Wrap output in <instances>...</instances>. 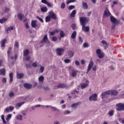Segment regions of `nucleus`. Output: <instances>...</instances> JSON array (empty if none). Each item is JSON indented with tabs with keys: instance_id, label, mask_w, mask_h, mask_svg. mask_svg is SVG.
I'll return each mask as SVG.
<instances>
[{
	"instance_id": "nucleus-41",
	"label": "nucleus",
	"mask_w": 124,
	"mask_h": 124,
	"mask_svg": "<svg viewBox=\"0 0 124 124\" xmlns=\"http://www.w3.org/2000/svg\"><path fill=\"white\" fill-rule=\"evenodd\" d=\"M11 117H12V114H8L6 118V121H9V119H11Z\"/></svg>"
},
{
	"instance_id": "nucleus-8",
	"label": "nucleus",
	"mask_w": 124,
	"mask_h": 124,
	"mask_svg": "<svg viewBox=\"0 0 124 124\" xmlns=\"http://www.w3.org/2000/svg\"><path fill=\"white\" fill-rule=\"evenodd\" d=\"M31 26L32 28H34L36 30L39 29L40 27L39 25L38 26V25L36 24V20H32L31 22Z\"/></svg>"
},
{
	"instance_id": "nucleus-60",
	"label": "nucleus",
	"mask_w": 124,
	"mask_h": 124,
	"mask_svg": "<svg viewBox=\"0 0 124 124\" xmlns=\"http://www.w3.org/2000/svg\"><path fill=\"white\" fill-rule=\"evenodd\" d=\"M2 83H4V84H5L6 83V78H3L2 79Z\"/></svg>"
},
{
	"instance_id": "nucleus-21",
	"label": "nucleus",
	"mask_w": 124,
	"mask_h": 124,
	"mask_svg": "<svg viewBox=\"0 0 124 124\" xmlns=\"http://www.w3.org/2000/svg\"><path fill=\"white\" fill-rule=\"evenodd\" d=\"M17 17L20 21H22V20H23V18H24V15L21 13H19L17 14Z\"/></svg>"
},
{
	"instance_id": "nucleus-26",
	"label": "nucleus",
	"mask_w": 124,
	"mask_h": 124,
	"mask_svg": "<svg viewBox=\"0 0 124 124\" xmlns=\"http://www.w3.org/2000/svg\"><path fill=\"white\" fill-rule=\"evenodd\" d=\"M14 28L13 26L10 27L9 28H7L5 29V31L8 33V31H13Z\"/></svg>"
},
{
	"instance_id": "nucleus-23",
	"label": "nucleus",
	"mask_w": 124,
	"mask_h": 124,
	"mask_svg": "<svg viewBox=\"0 0 124 124\" xmlns=\"http://www.w3.org/2000/svg\"><path fill=\"white\" fill-rule=\"evenodd\" d=\"M6 39H3L1 41V47H4L5 43H6Z\"/></svg>"
},
{
	"instance_id": "nucleus-9",
	"label": "nucleus",
	"mask_w": 124,
	"mask_h": 124,
	"mask_svg": "<svg viewBox=\"0 0 124 124\" xmlns=\"http://www.w3.org/2000/svg\"><path fill=\"white\" fill-rule=\"evenodd\" d=\"M111 93V90H108L105 91L102 93L101 95L102 96V98H104V97H107V95H109Z\"/></svg>"
},
{
	"instance_id": "nucleus-27",
	"label": "nucleus",
	"mask_w": 124,
	"mask_h": 124,
	"mask_svg": "<svg viewBox=\"0 0 124 124\" xmlns=\"http://www.w3.org/2000/svg\"><path fill=\"white\" fill-rule=\"evenodd\" d=\"M26 68H31L32 67V66L31 65V61H30L29 63H26L25 64Z\"/></svg>"
},
{
	"instance_id": "nucleus-29",
	"label": "nucleus",
	"mask_w": 124,
	"mask_h": 124,
	"mask_svg": "<svg viewBox=\"0 0 124 124\" xmlns=\"http://www.w3.org/2000/svg\"><path fill=\"white\" fill-rule=\"evenodd\" d=\"M76 16V10H74L71 13L70 16L73 18L75 17Z\"/></svg>"
},
{
	"instance_id": "nucleus-10",
	"label": "nucleus",
	"mask_w": 124,
	"mask_h": 124,
	"mask_svg": "<svg viewBox=\"0 0 124 124\" xmlns=\"http://www.w3.org/2000/svg\"><path fill=\"white\" fill-rule=\"evenodd\" d=\"M110 21L111 23H113V24H114V25H118L119 24V21L116 19L114 16H111L110 17Z\"/></svg>"
},
{
	"instance_id": "nucleus-14",
	"label": "nucleus",
	"mask_w": 124,
	"mask_h": 124,
	"mask_svg": "<svg viewBox=\"0 0 124 124\" xmlns=\"http://www.w3.org/2000/svg\"><path fill=\"white\" fill-rule=\"evenodd\" d=\"M13 110H14V107L13 106H9V108H6L5 109V111L6 113H9L10 111H13Z\"/></svg>"
},
{
	"instance_id": "nucleus-64",
	"label": "nucleus",
	"mask_w": 124,
	"mask_h": 124,
	"mask_svg": "<svg viewBox=\"0 0 124 124\" xmlns=\"http://www.w3.org/2000/svg\"><path fill=\"white\" fill-rule=\"evenodd\" d=\"M25 27L26 29H30V26H29V24L28 23H25Z\"/></svg>"
},
{
	"instance_id": "nucleus-7",
	"label": "nucleus",
	"mask_w": 124,
	"mask_h": 124,
	"mask_svg": "<svg viewBox=\"0 0 124 124\" xmlns=\"http://www.w3.org/2000/svg\"><path fill=\"white\" fill-rule=\"evenodd\" d=\"M57 88L58 89H64L65 88L68 89L69 87H68V85L66 83H61L57 86Z\"/></svg>"
},
{
	"instance_id": "nucleus-33",
	"label": "nucleus",
	"mask_w": 124,
	"mask_h": 124,
	"mask_svg": "<svg viewBox=\"0 0 124 124\" xmlns=\"http://www.w3.org/2000/svg\"><path fill=\"white\" fill-rule=\"evenodd\" d=\"M76 31H74V32L72 33L71 38H73V39H75V37H76Z\"/></svg>"
},
{
	"instance_id": "nucleus-40",
	"label": "nucleus",
	"mask_w": 124,
	"mask_h": 124,
	"mask_svg": "<svg viewBox=\"0 0 124 124\" xmlns=\"http://www.w3.org/2000/svg\"><path fill=\"white\" fill-rule=\"evenodd\" d=\"M97 56L98 58H99V59H103V58H104V57L103 53H101L100 54H98Z\"/></svg>"
},
{
	"instance_id": "nucleus-61",
	"label": "nucleus",
	"mask_w": 124,
	"mask_h": 124,
	"mask_svg": "<svg viewBox=\"0 0 124 124\" xmlns=\"http://www.w3.org/2000/svg\"><path fill=\"white\" fill-rule=\"evenodd\" d=\"M75 62L76 65H80V62H79V61H76Z\"/></svg>"
},
{
	"instance_id": "nucleus-20",
	"label": "nucleus",
	"mask_w": 124,
	"mask_h": 124,
	"mask_svg": "<svg viewBox=\"0 0 124 124\" xmlns=\"http://www.w3.org/2000/svg\"><path fill=\"white\" fill-rule=\"evenodd\" d=\"M111 15V13H110V12H109V10H106L104 11V16H107L108 17V16H110Z\"/></svg>"
},
{
	"instance_id": "nucleus-34",
	"label": "nucleus",
	"mask_w": 124,
	"mask_h": 124,
	"mask_svg": "<svg viewBox=\"0 0 124 124\" xmlns=\"http://www.w3.org/2000/svg\"><path fill=\"white\" fill-rule=\"evenodd\" d=\"M7 21V19L6 18H2L0 19V24H3V23H5V22Z\"/></svg>"
},
{
	"instance_id": "nucleus-22",
	"label": "nucleus",
	"mask_w": 124,
	"mask_h": 124,
	"mask_svg": "<svg viewBox=\"0 0 124 124\" xmlns=\"http://www.w3.org/2000/svg\"><path fill=\"white\" fill-rule=\"evenodd\" d=\"M23 54H24V57H28L29 54H30V50H29V49H25L24 51Z\"/></svg>"
},
{
	"instance_id": "nucleus-31",
	"label": "nucleus",
	"mask_w": 124,
	"mask_h": 124,
	"mask_svg": "<svg viewBox=\"0 0 124 124\" xmlns=\"http://www.w3.org/2000/svg\"><path fill=\"white\" fill-rule=\"evenodd\" d=\"M79 104H80V102H77V103L73 104L71 106V107H72V108H74V107H78V105H79Z\"/></svg>"
},
{
	"instance_id": "nucleus-18",
	"label": "nucleus",
	"mask_w": 124,
	"mask_h": 124,
	"mask_svg": "<svg viewBox=\"0 0 124 124\" xmlns=\"http://www.w3.org/2000/svg\"><path fill=\"white\" fill-rule=\"evenodd\" d=\"M6 72V70L5 68L0 69V75H2L4 76L5 75V73Z\"/></svg>"
},
{
	"instance_id": "nucleus-17",
	"label": "nucleus",
	"mask_w": 124,
	"mask_h": 124,
	"mask_svg": "<svg viewBox=\"0 0 124 124\" xmlns=\"http://www.w3.org/2000/svg\"><path fill=\"white\" fill-rule=\"evenodd\" d=\"M23 104H25V102H21L16 104V109H19V108H20V107H21V106L22 105H23Z\"/></svg>"
},
{
	"instance_id": "nucleus-1",
	"label": "nucleus",
	"mask_w": 124,
	"mask_h": 124,
	"mask_svg": "<svg viewBox=\"0 0 124 124\" xmlns=\"http://www.w3.org/2000/svg\"><path fill=\"white\" fill-rule=\"evenodd\" d=\"M80 25L82 26H86L89 21H90V18L86 17H81L79 19Z\"/></svg>"
},
{
	"instance_id": "nucleus-46",
	"label": "nucleus",
	"mask_w": 124,
	"mask_h": 124,
	"mask_svg": "<svg viewBox=\"0 0 124 124\" xmlns=\"http://www.w3.org/2000/svg\"><path fill=\"white\" fill-rule=\"evenodd\" d=\"M64 62L65 63H69V62H71V60L67 59H65L64 60Z\"/></svg>"
},
{
	"instance_id": "nucleus-62",
	"label": "nucleus",
	"mask_w": 124,
	"mask_h": 124,
	"mask_svg": "<svg viewBox=\"0 0 124 124\" xmlns=\"http://www.w3.org/2000/svg\"><path fill=\"white\" fill-rule=\"evenodd\" d=\"M81 64L84 65V64H85V63H86V61L84 60H82L81 61Z\"/></svg>"
},
{
	"instance_id": "nucleus-57",
	"label": "nucleus",
	"mask_w": 124,
	"mask_h": 124,
	"mask_svg": "<svg viewBox=\"0 0 124 124\" xmlns=\"http://www.w3.org/2000/svg\"><path fill=\"white\" fill-rule=\"evenodd\" d=\"M11 50H12V47H9L8 50H7L8 56H9V54H10V51H11Z\"/></svg>"
},
{
	"instance_id": "nucleus-56",
	"label": "nucleus",
	"mask_w": 124,
	"mask_h": 124,
	"mask_svg": "<svg viewBox=\"0 0 124 124\" xmlns=\"http://www.w3.org/2000/svg\"><path fill=\"white\" fill-rule=\"evenodd\" d=\"M50 33V35H55L56 34V31H49Z\"/></svg>"
},
{
	"instance_id": "nucleus-47",
	"label": "nucleus",
	"mask_w": 124,
	"mask_h": 124,
	"mask_svg": "<svg viewBox=\"0 0 124 124\" xmlns=\"http://www.w3.org/2000/svg\"><path fill=\"white\" fill-rule=\"evenodd\" d=\"M61 8L62 9H64L65 8V3L63 2L62 3Z\"/></svg>"
},
{
	"instance_id": "nucleus-45",
	"label": "nucleus",
	"mask_w": 124,
	"mask_h": 124,
	"mask_svg": "<svg viewBox=\"0 0 124 124\" xmlns=\"http://www.w3.org/2000/svg\"><path fill=\"white\" fill-rule=\"evenodd\" d=\"M37 19L40 21V22H41V23H44V21L43 20V19L40 18V17L37 16H36Z\"/></svg>"
},
{
	"instance_id": "nucleus-3",
	"label": "nucleus",
	"mask_w": 124,
	"mask_h": 124,
	"mask_svg": "<svg viewBox=\"0 0 124 124\" xmlns=\"http://www.w3.org/2000/svg\"><path fill=\"white\" fill-rule=\"evenodd\" d=\"M56 52L58 56H62L64 54V49L62 48L58 47L56 49Z\"/></svg>"
},
{
	"instance_id": "nucleus-13",
	"label": "nucleus",
	"mask_w": 124,
	"mask_h": 124,
	"mask_svg": "<svg viewBox=\"0 0 124 124\" xmlns=\"http://www.w3.org/2000/svg\"><path fill=\"white\" fill-rule=\"evenodd\" d=\"M82 27V30L85 32H88V31H90V27L89 26H86V25H84Z\"/></svg>"
},
{
	"instance_id": "nucleus-19",
	"label": "nucleus",
	"mask_w": 124,
	"mask_h": 124,
	"mask_svg": "<svg viewBox=\"0 0 124 124\" xmlns=\"http://www.w3.org/2000/svg\"><path fill=\"white\" fill-rule=\"evenodd\" d=\"M88 86L89 84L88 83H82L80 84V88L83 90V89H86Z\"/></svg>"
},
{
	"instance_id": "nucleus-16",
	"label": "nucleus",
	"mask_w": 124,
	"mask_h": 124,
	"mask_svg": "<svg viewBox=\"0 0 124 124\" xmlns=\"http://www.w3.org/2000/svg\"><path fill=\"white\" fill-rule=\"evenodd\" d=\"M119 93V92L117 90H111L110 91V94H111V95H114V96H116V95H118Z\"/></svg>"
},
{
	"instance_id": "nucleus-24",
	"label": "nucleus",
	"mask_w": 124,
	"mask_h": 124,
	"mask_svg": "<svg viewBox=\"0 0 124 124\" xmlns=\"http://www.w3.org/2000/svg\"><path fill=\"white\" fill-rule=\"evenodd\" d=\"M68 55L69 56V58H72L74 56V52L72 51L69 50L68 52Z\"/></svg>"
},
{
	"instance_id": "nucleus-11",
	"label": "nucleus",
	"mask_w": 124,
	"mask_h": 124,
	"mask_svg": "<svg viewBox=\"0 0 124 124\" xmlns=\"http://www.w3.org/2000/svg\"><path fill=\"white\" fill-rule=\"evenodd\" d=\"M49 15L50 17V18L53 19V20H57V16L55 15V13H54V12L53 11H51L49 12Z\"/></svg>"
},
{
	"instance_id": "nucleus-30",
	"label": "nucleus",
	"mask_w": 124,
	"mask_h": 124,
	"mask_svg": "<svg viewBox=\"0 0 124 124\" xmlns=\"http://www.w3.org/2000/svg\"><path fill=\"white\" fill-rule=\"evenodd\" d=\"M10 82H13V73L9 74Z\"/></svg>"
},
{
	"instance_id": "nucleus-48",
	"label": "nucleus",
	"mask_w": 124,
	"mask_h": 124,
	"mask_svg": "<svg viewBox=\"0 0 124 124\" xmlns=\"http://www.w3.org/2000/svg\"><path fill=\"white\" fill-rule=\"evenodd\" d=\"M83 47H84V48H88V47H89L90 45H89L87 43H84L83 45Z\"/></svg>"
},
{
	"instance_id": "nucleus-59",
	"label": "nucleus",
	"mask_w": 124,
	"mask_h": 124,
	"mask_svg": "<svg viewBox=\"0 0 124 124\" xmlns=\"http://www.w3.org/2000/svg\"><path fill=\"white\" fill-rule=\"evenodd\" d=\"M14 93L13 92H10L9 94V96L10 97H13V96H14Z\"/></svg>"
},
{
	"instance_id": "nucleus-63",
	"label": "nucleus",
	"mask_w": 124,
	"mask_h": 124,
	"mask_svg": "<svg viewBox=\"0 0 124 124\" xmlns=\"http://www.w3.org/2000/svg\"><path fill=\"white\" fill-rule=\"evenodd\" d=\"M78 41H79V42H80L81 43L83 42V39H82V38L81 37H79Z\"/></svg>"
},
{
	"instance_id": "nucleus-42",
	"label": "nucleus",
	"mask_w": 124,
	"mask_h": 124,
	"mask_svg": "<svg viewBox=\"0 0 124 124\" xmlns=\"http://www.w3.org/2000/svg\"><path fill=\"white\" fill-rule=\"evenodd\" d=\"M32 66H33V67H37V62L35 61L32 64Z\"/></svg>"
},
{
	"instance_id": "nucleus-49",
	"label": "nucleus",
	"mask_w": 124,
	"mask_h": 124,
	"mask_svg": "<svg viewBox=\"0 0 124 124\" xmlns=\"http://www.w3.org/2000/svg\"><path fill=\"white\" fill-rule=\"evenodd\" d=\"M71 112L69 110H65L64 111L63 114L64 115H68V114H70Z\"/></svg>"
},
{
	"instance_id": "nucleus-50",
	"label": "nucleus",
	"mask_w": 124,
	"mask_h": 124,
	"mask_svg": "<svg viewBox=\"0 0 124 124\" xmlns=\"http://www.w3.org/2000/svg\"><path fill=\"white\" fill-rule=\"evenodd\" d=\"M50 108H51V109L53 110V111H59L58 110V108H56L55 107L50 106Z\"/></svg>"
},
{
	"instance_id": "nucleus-25",
	"label": "nucleus",
	"mask_w": 124,
	"mask_h": 124,
	"mask_svg": "<svg viewBox=\"0 0 124 124\" xmlns=\"http://www.w3.org/2000/svg\"><path fill=\"white\" fill-rule=\"evenodd\" d=\"M82 4L83 9H88V4H87V3L85 2H82Z\"/></svg>"
},
{
	"instance_id": "nucleus-39",
	"label": "nucleus",
	"mask_w": 124,
	"mask_h": 124,
	"mask_svg": "<svg viewBox=\"0 0 124 124\" xmlns=\"http://www.w3.org/2000/svg\"><path fill=\"white\" fill-rule=\"evenodd\" d=\"M64 35H65V34L63 31H60V37H64Z\"/></svg>"
},
{
	"instance_id": "nucleus-2",
	"label": "nucleus",
	"mask_w": 124,
	"mask_h": 124,
	"mask_svg": "<svg viewBox=\"0 0 124 124\" xmlns=\"http://www.w3.org/2000/svg\"><path fill=\"white\" fill-rule=\"evenodd\" d=\"M116 110L117 111H124V103H118L116 105Z\"/></svg>"
},
{
	"instance_id": "nucleus-51",
	"label": "nucleus",
	"mask_w": 124,
	"mask_h": 124,
	"mask_svg": "<svg viewBox=\"0 0 124 124\" xmlns=\"http://www.w3.org/2000/svg\"><path fill=\"white\" fill-rule=\"evenodd\" d=\"M44 71V66H41L40 68V72L41 73H43V72Z\"/></svg>"
},
{
	"instance_id": "nucleus-15",
	"label": "nucleus",
	"mask_w": 124,
	"mask_h": 124,
	"mask_svg": "<svg viewBox=\"0 0 124 124\" xmlns=\"http://www.w3.org/2000/svg\"><path fill=\"white\" fill-rule=\"evenodd\" d=\"M24 76H25L24 73H17L16 74V78L17 79H22L24 77Z\"/></svg>"
},
{
	"instance_id": "nucleus-44",
	"label": "nucleus",
	"mask_w": 124,
	"mask_h": 124,
	"mask_svg": "<svg viewBox=\"0 0 124 124\" xmlns=\"http://www.w3.org/2000/svg\"><path fill=\"white\" fill-rule=\"evenodd\" d=\"M52 41H53L54 42L57 41V40H58V37H57V36H54L52 37Z\"/></svg>"
},
{
	"instance_id": "nucleus-52",
	"label": "nucleus",
	"mask_w": 124,
	"mask_h": 124,
	"mask_svg": "<svg viewBox=\"0 0 124 124\" xmlns=\"http://www.w3.org/2000/svg\"><path fill=\"white\" fill-rule=\"evenodd\" d=\"M96 53L97 54V55H100V54L101 53V50L98 49L96 50Z\"/></svg>"
},
{
	"instance_id": "nucleus-32",
	"label": "nucleus",
	"mask_w": 124,
	"mask_h": 124,
	"mask_svg": "<svg viewBox=\"0 0 124 124\" xmlns=\"http://www.w3.org/2000/svg\"><path fill=\"white\" fill-rule=\"evenodd\" d=\"M114 112L115 111H114V110H111L108 112V114L110 117H112V116H114Z\"/></svg>"
},
{
	"instance_id": "nucleus-54",
	"label": "nucleus",
	"mask_w": 124,
	"mask_h": 124,
	"mask_svg": "<svg viewBox=\"0 0 124 124\" xmlns=\"http://www.w3.org/2000/svg\"><path fill=\"white\" fill-rule=\"evenodd\" d=\"M97 67V65H94L93 68H92V70H93V71H96V68Z\"/></svg>"
},
{
	"instance_id": "nucleus-6",
	"label": "nucleus",
	"mask_w": 124,
	"mask_h": 124,
	"mask_svg": "<svg viewBox=\"0 0 124 124\" xmlns=\"http://www.w3.org/2000/svg\"><path fill=\"white\" fill-rule=\"evenodd\" d=\"M93 66V60H91L87 68L86 74H88V73L90 72Z\"/></svg>"
},
{
	"instance_id": "nucleus-35",
	"label": "nucleus",
	"mask_w": 124,
	"mask_h": 124,
	"mask_svg": "<svg viewBox=\"0 0 124 124\" xmlns=\"http://www.w3.org/2000/svg\"><path fill=\"white\" fill-rule=\"evenodd\" d=\"M39 82H43L44 81V77L43 76H41L38 78Z\"/></svg>"
},
{
	"instance_id": "nucleus-4",
	"label": "nucleus",
	"mask_w": 124,
	"mask_h": 124,
	"mask_svg": "<svg viewBox=\"0 0 124 124\" xmlns=\"http://www.w3.org/2000/svg\"><path fill=\"white\" fill-rule=\"evenodd\" d=\"M89 100L90 101H97V94L93 93L91 95L89 98Z\"/></svg>"
},
{
	"instance_id": "nucleus-53",
	"label": "nucleus",
	"mask_w": 124,
	"mask_h": 124,
	"mask_svg": "<svg viewBox=\"0 0 124 124\" xmlns=\"http://www.w3.org/2000/svg\"><path fill=\"white\" fill-rule=\"evenodd\" d=\"M15 47H16V48H19V42L17 41H16L15 43Z\"/></svg>"
},
{
	"instance_id": "nucleus-37",
	"label": "nucleus",
	"mask_w": 124,
	"mask_h": 124,
	"mask_svg": "<svg viewBox=\"0 0 124 124\" xmlns=\"http://www.w3.org/2000/svg\"><path fill=\"white\" fill-rule=\"evenodd\" d=\"M22 118H23V116L20 114L18 115L16 117V120H18L19 121H22Z\"/></svg>"
},
{
	"instance_id": "nucleus-55",
	"label": "nucleus",
	"mask_w": 124,
	"mask_h": 124,
	"mask_svg": "<svg viewBox=\"0 0 124 124\" xmlns=\"http://www.w3.org/2000/svg\"><path fill=\"white\" fill-rule=\"evenodd\" d=\"M75 8V6L74 5H70L69 7V10H72V9H74Z\"/></svg>"
},
{
	"instance_id": "nucleus-12",
	"label": "nucleus",
	"mask_w": 124,
	"mask_h": 124,
	"mask_svg": "<svg viewBox=\"0 0 124 124\" xmlns=\"http://www.w3.org/2000/svg\"><path fill=\"white\" fill-rule=\"evenodd\" d=\"M23 86L25 89H27V90H31L32 88V85L29 83H24Z\"/></svg>"
},
{
	"instance_id": "nucleus-58",
	"label": "nucleus",
	"mask_w": 124,
	"mask_h": 124,
	"mask_svg": "<svg viewBox=\"0 0 124 124\" xmlns=\"http://www.w3.org/2000/svg\"><path fill=\"white\" fill-rule=\"evenodd\" d=\"M21 98H23L24 99V100H27V99H28V98H29V97H30V95H27L25 97H21Z\"/></svg>"
},
{
	"instance_id": "nucleus-36",
	"label": "nucleus",
	"mask_w": 124,
	"mask_h": 124,
	"mask_svg": "<svg viewBox=\"0 0 124 124\" xmlns=\"http://www.w3.org/2000/svg\"><path fill=\"white\" fill-rule=\"evenodd\" d=\"M51 21V17L49 15V16H47L46 17V23H48V22H50Z\"/></svg>"
},
{
	"instance_id": "nucleus-38",
	"label": "nucleus",
	"mask_w": 124,
	"mask_h": 124,
	"mask_svg": "<svg viewBox=\"0 0 124 124\" xmlns=\"http://www.w3.org/2000/svg\"><path fill=\"white\" fill-rule=\"evenodd\" d=\"M47 10H48V9H47L46 7L41 8V11H42V12H47Z\"/></svg>"
},
{
	"instance_id": "nucleus-28",
	"label": "nucleus",
	"mask_w": 124,
	"mask_h": 124,
	"mask_svg": "<svg viewBox=\"0 0 124 124\" xmlns=\"http://www.w3.org/2000/svg\"><path fill=\"white\" fill-rule=\"evenodd\" d=\"M77 72H78V71H76L75 70H73L72 72V77H75V76L77 75Z\"/></svg>"
},
{
	"instance_id": "nucleus-5",
	"label": "nucleus",
	"mask_w": 124,
	"mask_h": 124,
	"mask_svg": "<svg viewBox=\"0 0 124 124\" xmlns=\"http://www.w3.org/2000/svg\"><path fill=\"white\" fill-rule=\"evenodd\" d=\"M40 43H47L48 44H49L50 42L49 41V39H48V37L47 36V34H46L44 36L42 40L40 41Z\"/></svg>"
},
{
	"instance_id": "nucleus-43",
	"label": "nucleus",
	"mask_w": 124,
	"mask_h": 124,
	"mask_svg": "<svg viewBox=\"0 0 124 124\" xmlns=\"http://www.w3.org/2000/svg\"><path fill=\"white\" fill-rule=\"evenodd\" d=\"M71 28L73 31H75V30H76V24H72Z\"/></svg>"
}]
</instances>
